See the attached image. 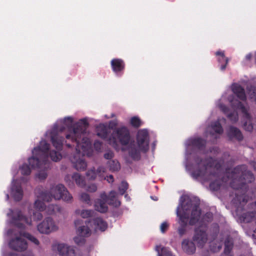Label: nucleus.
<instances>
[{
	"instance_id": "obj_1",
	"label": "nucleus",
	"mask_w": 256,
	"mask_h": 256,
	"mask_svg": "<svg viewBox=\"0 0 256 256\" xmlns=\"http://www.w3.org/2000/svg\"><path fill=\"white\" fill-rule=\"evenodd\" d=\"M109 143L116 149L118 142L122 151H127L129 156L134 161L141 158V152H146L149 148V134L147 130H141L138 132L136 142L131 140L129 130L125 126L116 128L109 138Z\"/></svg>"
},
{
	"instance_id": "obj_2",
	"label": "nucleus",
	"mask_w": 256,
	"mask_h": 256,
	"mask_svg": "<svg viewBox=\"0 0 256 256\" xmlns=\"http://www.w3.org/2000/svg\"><path fill=\"white\" fill-rule=\"evenodd\" d=\"M88 126L86 119H81L74 124L72 130L65 135L67 140L73 144H71L66 141V146L69 148L72 146H75L76 152L70 158V160L75 169L78 171H84L87 167L84 159V154L82 152H85L88 150L90 143L88 139L83 135L86 132Z\"/></svg>"
},
{
	"instance_id": "obj_3",
	"label": "nucleus",
	"mask_w": 256,
	"mask_h": 256,
	"mask_svg": "<svg viewBox=\"0 0 256 256\" xmlns=\"http://www.w3.org/2000/svg\"><path fill=\"white\" fill-rule=\"evenodd\" d=\"M194 161L198 168L192 172V176L194 179L201 178L205 182L216 179L210 184V188L212 191L218 190L222 185V182H226L230 179L228 177L230 170L226 169V176H223L220 180L221 165L219 163L216 164V160L212 158L202 159L196 157Z\"/></svg>"
},
{
	"instance_id": "obj_4",
	"label": "nucleus",
	"mask_w": 256,
	"mask_h": 256,
	"mask_svg": "<svg viewBox=\"0 0 256 256\" xmlns=\"http://www.w3.org/2000/svg\"><path fill=\"white\" fill-rule=\"evenodd\" d=\"M228 177L232 179L230 186L236 190L235 197L233 199L234 203L244 204L248 202V196L246 194L248 189V184L254 182L255 177L252 172L248 170L245 164L236 166L228 174Z\"/></svg>"
},
{
	"instance_id": "obj_5",
	"label": "nucleus",
	"mask_w": 256,
	"mask_h": 256,
	"mask_svg": "<svg viewBox=\"0 0 256 256\" xmlns=\"http://www.w3.org/2000/svg\"><path fill=\"white\" fill-rule=\"evenodd\" d=\"M49 150L50 144L42 140L38 146L34 148L32 156L28 160V164L32 168L44 170L38 174V177L40 180H44L48 176L46 171L50 165L48 160Z\"/></svg>"
},
{
	"instance_id": "obj_6",
	"label": "nucleus",
	"mask_w": 256,
	"mask_h": 256,
	"mask_svg": "<svg viewBox=\"0 0 256 256\" xmlns=\"http://www.w3.org/2000/svg\"><path fill=\"white\" fill-rule=\"evenodd\" d=\"M38 197L42 198L43 201L48 202L52 200V198L55 200L62 199L67 202H71L72 200V196L62 184L52 186L50 192H42Z\"/></svg>"
},
{
	"instance_id": "obj_7",
	"label": "nucleus",
	"mask_w": 256,
	"mask_h": 256,
	"mask_svg": "<svg viewBox=\"0 0 256 256\" xmlns=\"http://www.w3.org/2000/svg\"><path fill=\"white\" fill-rule=\"evenodd\" d=\"M65 129L64 126L58 128L57 126H54L50 133V139L53 146L56 149L57 151L51 150L49 155L52 160L58 162L62 158L60 152L62 150L64 138L60 135V133Z\"/></svg>"
},
{
	"instance_id": "obj_8",
	"label": "nucleus",
	"mask_w": 256,
	"mask_h": 256,
	"mask_svg": "<svg viewBox=\"0 0 256 256\" xmlns=\"http://www.w3.org/2000/svg\"><path fill=\"white\" fill-rule=\"evenodd\" d=\"M22 222H24L28 225H31L32 224L31 219L23 215L20 211H18L16 214H14L12 218V223L20 230V236L26 238L36 245H38L39 241L36 238L30 234L24 232L25 226L24 223Z\"/></svg>"
},
{
	"instance_id": "obj_9",
	"label": "nucleus",
	"mask_w": 256,
	"mask_h": 256,
	"mask_svg": "<svg viewBox=\"0 0 256 256\" xmlns=\"http://www.w3.org/2000/svg\"><path fill=\"white\" fill-rule=\"evenodd\" d=\"M178 208H180L181 214L185 212L188 216V212L190 211L191 208L192 209L189 220L190 225L194 226L199 220L201 215V210L200 209L198 203L193 204L192 200H188L186 203L182 202Z\"/></svg>"
},
{
	"instance_id": "obj_10",
	"label": "nucleus",
	"mask_w": 256,
	"mask_h": 256,
	"mask_svg": "<svg viewBox=\"0 0 256 256\" xmlns=\"http://www.w3.org/2000/svg\"><path fill=\"white\" fill-rule=\"evenodd\" d=\"M230 102L231 103L232 106L237 110H240L242 114L244 120L246 121L244 122V128L246 131L251 132L253 129V126L252 124L251 116L248 112L249 106H245L241 102L238 100H232L230 99Z\"/></svg>"
},
{
	"instance_id": "obj_11",
	"label": "nucleus",
	"mask_w": 256,
	"mask_h": 256,
	"mask_svg": "<svg viewBox=\"0 0 256 256\" xmlns=\"http://www.w3.org/2000/svg\"><path fill=\"white\" fill-rule=\"evenodd\" d=\"M207 228L206 224H202L194 230L193 240L197 244L198 247L202 248L207 242L208 235L206 232Z\"/></svg>"
},
{
	"instance_id": "obj_12",
	"label": "nucleus",
	"mask_w": 256,
	"mask_h": 256,
	"mask_svg": "<svg viewBox=\"0 0 256 256\" xmlns=\"http://www.w3.org/2000/svg\"><path fill=\"white\" fill-rule=\"evenodd\" d=\"M37 228L40 233L48 234L57 230L58 226L56 224L52 218L48 217L38 225Z\"/></svg>"
},
{
	"instance_id": "obj_13",
	"label": "nucleus",
	"mask_w": 256,
	"mask_h": 256,
	"mask_svg": "<svg viewBox=\"0 0 256 256\" xmlns=\"http://www.w3.org/2000/svg\"><path fill=\"white\" fill-rule=\"evenodd\" d=\"M14 234L16 236V238L10 240L9 242L10 248L19 252H22L26 250L28 246L27 242L22 238V236H20V230L18 234L14 233Z\"/></svg>"
},
{
	"instance_id": "obj_14",
	"label": "nucleus",
	"mask_w": 256,
	"mask_h": 256,
	"mask_svg": "<svg viewBox=\"0 0 256 256\" xmlns=\"http://www.w3.org/2000/svg\"><path fill=\"white\" fill-rule=\"evenodd\" d=\"M64 180L70 187L74 186V182L80 187L84 188L86 186V182L84 177L80 174L75 172L72 176L66 175L64 178Z\"/></svg>"
},
{
	"instance_id": "obj_15",
	"label": "nucleus",
	"mask_w": 256,
	"mask_h": 256,
	"mask_svg": "<svg viewBox=\"0 0 256 256\" xmlns=\"http://www.w3.org/2000/svg\"><path fill=\"white\" fill-rule=\"evenodd\" d=\"M234 204L237 206L236 208V213L239 216V219L241 222H244L248 223L252 222L254 220H256V214L251 210V211L247 212H244L242 214H239V212L240 210L242 209V208L246 204V203L244 204H240V203L237 202V204L234 203L233 201Z\"/></svg>"
},
{
	"instance_id": "obj_16",
	"label": "nucleus",
	"mask_w": 256,
	"mask_h": 256,
	"mask_svg": "<svg viewBox=\"0 0 256 256\" xmlns=\"http://www.w3.org/2000/svg\"><path fill=\"white\" fill-rule=\"evenodd\" d=\"M100 198L96 200L94 204L95 210L101 213H105L108 210V196L105 192L101 194Z\"/></svg>"
},
{
	"instance_id": "obj_17",
	"label": "nucleus",
	"mask_w": 256,
	"mask_h": 256,
	"mask_svg": "<svg viewBox=\"0 0 256 256\" xmlns=\"http://www.w3.org/2000/svg\"><path fill=\"white\" fill-rule=\"evenodd\" d=\"M176 214L177 216L179 217L181 224V226L178 228V232L179 235L182 236L186 232V227L187 225L188 220L189 219V216L186 214L185 212L181 214L179 208H177Z\"/></svg>"
},
{
	"instance_id": "obj_18",
	"label": "nucleus",
	"mask_w": 256,
	"mask_h": 256,
	"mask_svg": "<svg viewBox=\"0 0 256 256\" xmlns=\"http://www.w3.org/2000/svg\"><path fill=\"white\" fill-rule=\"evenodd\" d=\"M112 71L118 76H121L125 68L124 61L120 58H114L110 62Z\"/></svg>"
},
{
	"instance_id": "obj_19",
	"label": "nucleus",
	"mask_w": 256,
	"mask_h": 256,
	"mask_svg": "<svg viewBox=\"0 0 256 256\" xmlns=\"http://www.w3.org/2000/svg\"><path fill=\"white\" fill-rule=\"evenodd\" d=\"M206 140L201 138H194L188 139L187 141V145L194 149L202 150L206 146Z\"/></svg>"
},
{
	"instance_id": "obj_20",
	"label": "nucleus",
	"mask_w": 256,
	"mask_h": 256,
	"mask_svg": "<svg viewBox=\"0 0 256 256\" xmlns=\"http://www.w3.org/2000/svg\"><path fill=\"white\" fill-rule=\"evenodd\" d=\"M57 250L62 256H74L75 252L74 248L64 244H58Z\"/></svg>"
},
{
	"instance_id": "obj_21",
	"label": "nucleus",
	"mask_w": 256,
	"mask_h": 256,
	"mask_svg": "<svg viewBox=\"0 0 256 256\" xmlns=\"http://www.w3.org/2000/svg\"><path fill=\"white\" fill-rule=\"evenodd\" d=\"M232 90L239 100L242 101L246 100L244 89L240 84H233L232 86Z\"/></svg>"
},
{
	"instance_id": "obj_22",
	"label": "nucleus",
	"mask_w": 256,
	"mask_h": 256,
	"mask_svg": "<svg viewBox=\"0 0 256 256\" xmlns=\"http://www.w3.org/2000/svg\"><path fill=\"white\" fill-rule=\"evenodd\" d=\"M228 136L230 139L235 138L238 141L243 139V136L240 130L236 127L230 126L229 127Z\"/></svg>"
},
{
	"instance_id": "obj_23",
	"label": "nucleus",
	"mask_w": 256,
	"mask_h": 256,
	"mask_svg": "<svg viewBox=\"0 0 256 256\" xmlns=\"http://www.w3.org/2000/svg\"><path fill=\"white\" fill-rule=\"evenodd\" d=\"M183 250L188 254H192L196 252L194 244L188 240H184L182 244Z\"/></svg>"
},
{
	"instance_id": "obj_24",
	"label": "nucleus",
	"mask_w": 256,
	"mask_h": 256,
	"mask_svg": "<svg viewBox=\"0 0 256 256\" xmlns=\"http://www.w3.org/2000/svg\"><path fill=\"white\" fill-rule=\"evenodd\" d=\"M12 194L16 201H20L23 196V190L20 184H14L12 188Z\"/></svg>"
},
{
	"instance_id": "obj_25",
	"label": "nucleus",
	"mask_w": 256,
	"mask_h": 256,
	"mask_svg": "<svg viewBox=\"0 0 256 256\" xmlns=\"http://www.w3.org/2000/svg\"><path fill=\"white\" fill-rule=\"evenodd\" d=\"M97 135L104 140H106L108 138L110 132L109 128L104 124H100L96 127Z\"/></svg>"
},
{
	"instance_id": "obj_26",
	"label": "nucleus",
	"mask_w": 256,
	"mask_h": 256,
	"mask_svg": "<svg viewBox=\"0 0 256 256\" xmlns=\"http://www.w3.org/2000/svg\"><path fill=\"white\" fill-rule=\"evenodd\" d=\"M216 55L220 56L218 58V61L219 63L220 64V68L222 70H224L228 62V58L225 56L224 52L222 51L216 52Z\"/></svg>"
},
{
	"instance_id": "obj_27",
	"label": "nucleus",
	"mask_w": 256,
	"mask_h": 256,
	"mask_svg": "<svg viewBox=\"0 0 256 256\" xmlns=\"http://www.w3.org/2000/svg\"><path fill=\"white\" fill-rule=\"evenodd\" d=\"M116 192L114 191H111L109 194L108 199V204L114 207H118L120 205V202L116 198Z\"/></svg>"
},
{
	"instance_id": "obj_28",
	"label": "nucleus",
	"mask_w": 256,
	"mask_h": 256,
	"mask_svg": "<svg viewBox=\"0 0 256 256\" xmlns=\"http://www.w3.org/2000/svg\"><path fill=\"white\" fill-rule=\"evenodd\" d=\"M93 222L96 226V228H98L101 231H104L108 226L107 224L102 218H96L93 220Z\"/></svg>"
},
{
	"instance_id": "obj_29",
	"label": "nucleus",
	"mask_w": 256,
	"mask_h": 256,
	"mask_svg": "<svg viewBox=\"0 0 256 256\" xmlns=\"http://www.w3.org/2000/svg\"><path fill=\"white\" fill-rule=\"evenodd\" d=\"M77 234L84 238L88 237L91 234V230L88 226H80L77 230Z\"/></svg>"
},
{
	"instance_id": "obj_30",
	"label": "nucleus",
	"mask_w": 256,
	"mask_h": 256,
	"mask_svg": "<svg viewBox=\"0 0 256 256\" xmlns=\"http://www.w3.org/2000/svg\"><path fill=\"white\" fill-rule=\"evenodd\" d=\"M233 248V242L232 240L227 238L224 242V254L222 256H232L230 254V252Z\"/></svg>"
},
{
	"instance_id": "obj_31",
	"label": "nucleus",
	"mask_w": 256,
	"mask_h": 256,
	"mask_svg": "<svg viewBox=\"0 0 256 256\" xmlns=\"http://www.w3.org/2000/svg\"><path fill=\"white\" fill-rule=\"evenodd\" d=\"M94 212L93 210H76V214L80 215L84 218H88L93 216Z\"/></svg>"
},
{
	"instance_id": "obj_32",
	"label": "nucleus",
	"mask_w": 256,
	"mask_h": 256,
	"mask_svg": "<svg viewBox=\"0 0 256 256\" xmlns=\"http://www.w3.org/2000/svg\"><path fill=\"white\" fill-rule=\"evenodd\" d=\"M45 210L48 214H53L56 212H60V208L57 204H50L46 207Z\"/></svg>"
},
{
	"instance_id": "obj_33",
	"label": "nucleus",
	"mask_w": 256,
	"mask_h": 256,
	"mask_svg": "<svg viewBox=\"0 0 256 256\" xmlns=\"http://www.w3.org/2000/svg\"><path fill=\"white\" fill-rule=\"evenodd\" d=\"M211 128L216 133L218 134H222L224 132L222 127L218 120L212 122Z\"/></svg>"
},
{
	"instance_id": "obj_34",
	"label": "nucleus",
	"mask_w": 256,
	"mask_h": 256,
	"mask_svg": "<svg viewBox=\"0 0 256 256\" xmlns=\"http://www.w3.org/2000/svg\"><path fill=\"white\" fill-rule=\"evenodd\" d=\"M108 164L110 170L112 172L118 171L120 168V164L116 160H109Z\"/></svg>"
},
{
	"instance_id": "obj_35",
	"label": "nucleus",
	"mask_w": 256,
	"mask_h": 256,
	"mask_svg": "<svg viewBox=\"0 0 256 256\" xmlns=\"http://www.w3.org/2000/svg\"><path fill=\"white\" fill-rule=\"evenodd\" d=\"M160 246H156V250L158 253V256H172L171 252H170L166 248H161V250L160 252Z\"/></svg>"
},
{
	"instance_id": "obj_36",
	"label": "nucleus",
	"mask_w": 256,
	"mask_h": 256,
	"mask_svg": "<svg viewBox=\"0 0 256 256\" xmlns=\"http://www.w3.org/2000/svg\"><path fill=\"white\" fill-rule=\"evenodd\" d=\"M130 124L132 127L138 128L140 126L142 122L138 117L133 116L130 118Z\"/></svg>"
},
{
	"instance_id": "obj_37",
	"label": "nucleus",
	"mask_w": 256,
	"mask_h": 256,
	"mask_svg": "<svg viewBox=\"0 0 256 256\" xmlns=\"http://www.w3.org/2000/svg\"><path fill=\"white\" fill-rule=\"evenodd\" d=\"M34 208L40 212L44 211L46 208V206L43 201L37 200L34 204Z\"/></svg>"
},
{
	"instance_id": "obj_38",
	"label": "nucleus",
	"mask_w": 256,
	"mask_h": 256,
	"mask_svg": "<svg viewBox=\"0 0 256 256\" xmlns=\"http://www.w3.org/2000/svg\"><path fill=\"white\" fill-rule=\"evenodd\" d=\"M80 200L89 206L92 205L90 196L89 194L86 193L82 192L81 194L80 195Z\"/></svg>"
},
{
	"instance_id": "obj_39",
	"label": "nucleus",
	"mask_w": 256,
	"mask_h": 256,
	"mask_svg": "<svg viewBox=\"0 0 256 256\" xmlns=\"http://www.w3.org/2000/svg\"><path fill=\"white\" fill-rule=\"evenodd\" d=\"M21 174L22 175L28 176L31 173V169L26 164H24L20 168Z\"/></svg>"
},
{
	"instance_id": "obj_40",
	"label": "nucleus",
	"mask_w": 256,
	"mask_h": 256,
	"mask_svg": "<svg viewBox=\"0 0 256 256\" xmlns=\"http://www.w3.org/2000/svg\"><path fill=\"white\" fill-rule=\"evenodd\" d=\"M248 94L251 100H256V87L250 86L248 88Z\"/></svg>"
},
{
	"instance_id": "obj_41",
	"label": "nucleus",
	"mask_w": 256,
	"mask_h": 256,
	"mask_svg": "<svg viewBox=\"0 0 256 256\" xmlns=\"http://www.w3.org/2000/svg\"><path fill=\"white\" fill-rule=\"evenodd\" d=\"M228 118L233 123L236 122L238 120V114L235 112H230L226 115Z\"/></svg>"
},
{
	"instance_id": "obj_42",
	"label": "nucleus",
	"mask_w": 256,
	"mask_h": 256,
	"mask_svg": "<svg viewBox=\"0 0 256 256\" xmlns=\"http://www.w3.org/2000/svg\"><path fill=\"white\" fill-rule=\"evenodd\" d=\"M219 226L218 224H213L210 228V231L212 233V236L214 238H216L219 232Z\"/></svg>"
},
{
	"instance_id": "obj_43",
	"label": "nucleus",
	"mask_w": 256,
	"mask_h": 256,
	"mask_svg": "<svg viewBox=\"0 0 256 256\" xmlns=\"http://www.w3.org/2000/svg\"><path fill=\"white\" fill-rule=\"evenodd\" d=\"M128 187V184L126 182L122 181L119 187L118 190L120 194L123 195L125 194Z\"/></svg>"
},
{
	"instance_id": "obj_44",
	"label": "nucleus",
	"mask_w": 256,
	"mask_h": 256,
	"mask_svg": "<svg viewBox=\"0 0 256 256\" xmlns=\"http://www.w3.org/2000/svg\"><path fill=\"white\" fill-rule=\"evenodd\" d=\"M74 242L78 246H82L86 242L85 238H84L80 235L75 236L74 238Z\"/></svg>"
},
{
	"instance_id": "obj_45",
	"label": "nucleus",
	"mask_w": 256,
	"mask_h": 256,
	"mask_svg": "<svg viewBox=\"0 0 256 256\" xmlns=\"http://www.w3.org/2000/svg\"><path fill=\"white\" fill-rule=\"evenodd\" d=\"M86 176L90 180H94L96 177V173L94 168L88 170L86 173Z\"/></svg>"
},
{
	"instance_id": "obj_46",
	"label": "nucleus",
	"mask_w": 256,
	"mask_h": 256,
	"mask_svg": "<svg viewBox=\"0 0 256 256\" xmlns=\"http://www.w3.org/2000/svg\"><path fill=\"white\" fill-rule=\"evenodd\" d=\"M73 119L70 116L64 118L62 120V122L66 126H69L72 124Z\"/></svg>"
},
{
	"instance_id": "obj_47",
	"label": "nucleus",
	"mask_w": 256,
	"mask_h": 256,
	"mask_svg": "<svg viewBox=\"0 0 256 256\" xmlns=\"http://www.w3.org/2000/svg\"><path fill=\"white\" fill-rule=\"evenodd\" d=\"M168 224L167 222H163L160 226V230L162 232L164 233L168 230Z\"/></svg>"
},
{
	"instance_id": "obj_48",
	"label": "nucleus",
	"mask_w": 256,
	"mask_h": 256,
	"mask_svg": "<svg viewBox=\"0 0 256 256\" xmlns=\"http://www.w3.org/2000/svg\"><path fill=\"white\" fill-rule=\"evenodd\" d=\"M96 172V176H98L100 177H102V174L105 172V168L103 166H99Z\"/></svg>"
},
{
	"instance_id": "obj_49",
	"label": "nucleus",
	"mask_w": 256,
	"mask_h": 256,
	"mask_svg": "<svg viewBox=\"0 0 256 256\" xmlns=\"http://www.w3.org/2000/svg\"><path fill=\"white\" fill-rule=\"evenodd\" d=\"M104 156L106 159L112 160L111 159L114 156V154L112 151H108L104 154Z\"/></svg>"
},
{
	"instance_id": "obj_50",
	"label": "nucleus",
	"mask_w": 256,
	"mask_h": 256,
	"mask_svg": "<svg viewBox=\"0 0 256 256\" xmlns=\"http://www.w3.org/2000/svg\"><path fill=\"white\" fill-rule=\"evenodd\" d=\"M86 190L91 192H95L97 190V186L95 184H91L87 186Z\"/></svg>"
},
{
	"instance_id": "obj_51",
	"label": "nucleus",
	"mask_w": 256,
	"mask_h": 256,
	"mask_svg": "<svg viewBox=\"0 0 256 256\" xmlns=\"http://www.w3.org/2000/svg\"><path fill=\"white\" fill-rule=\"evenodd\" d=\"M42 215L40 212L34 213V218L37 220H40L42 218Z\"/></svg>"
},
{
	"instance_id": "obj_52",
	"label": "nucleus",
	"mask_w": 256,
	"mask_h": 256,
	"mask_svg": "<svg viewBox=\"0 0 256 256\" xmlns=\"http://www.w3.org/2000/svg\"><path fill=\"white\" fill-rule=\"evenodd\" d=\"M248 207L256 214V201L250 204Z\"/></svg>"
},
{
	"instance_id": "obj_53",
	"label": "nucleus",
	"mask_w": 256,
	"mask_h": 256,
	"mask_svg": "<svg viewBox=\"0 0 256 256\" xmlns=\"http://www.w3.org/2000/svg\"><path fill=\"white\" fill-rule=\"evenodd\" d=\"M220 108L224 112V114H226V115H227L228 114H229L230 112L228 108L225 105H221Z\"/></svg>"
},
{
	"instance_id": "obj_54",
	"label": "nucleus",
	"mask_w": 256,
	"mask_h": 256,
	"mask_svg": "<svg viewBox=\"0 0 256 256\" xmlns=\"http://www.w3.org/2000/svg\"><path fill=\"white\" fill-rule=\"evenodd\" d=\"M94 146L96 150L100 149L102 143L98 140H96L94 142Z\"/></svg>"
},
{
	"instance_id": "obj_55",
	"label": "nucleus",
	"mask_w": 256,
	"mask_h": 256,
	"mask_svg": "<svg viewBox=\"0 0 256 256\" xmlns=\"http://www.w3.org/2000/svg\"><path fill=\"white\" fill-rule=\"evenodd\" d=\"M250 165L253 168L256 170V162L255 161H250Z\"/></svg>"
},
{
	"instance_id": "obj_56",
	"label": "nucleus",
	"mask_w": 256,
	"mask_h": 256,
	"mask_svg": "<svg viewBox=\"0 0 256 256\" xmlns=\"http://www.w3.org/2000/svg\"><path fill=\"white\" fill-rule=\"evenodd\" d=\"M22 256H34V254L31 251H28L24 254Z\"/></svg>"
},
{
	"instance_id": "obj_57",
	"label": "nucleus",
	"mask_w": 256,
	"mask_h": 256,
	"mask_svg": "<svg viewBox=\"0 0 256 256\" xmlns=\"http://www.w3.org/2000/svg\"><path fill=\"white\" fill-rule=\"evenodd\" d=\"M204 217L210 219V220L212 218V214L210 213H206Z\"/></svg>"
},
{
	"instance_id": "obj_58",
	"label": "nucleus",
	"mask_w": 256,
	"mask_h": 256,
	"mask_svg": "<svg viewBox=\"0 0 256 256\" xmlns=\"http://www.w3.org/2000/svg\"><path fill=\"white\" fill-rule=\"evenodd\" d=\"M108 182H112L114 181V178L112 175H110L108 176Z\"/></svg>"
},
{
	"instance_id": "obj_59",
	"label": "nucleus",
	"mask_w": 256,
	"mask_h": 256,
	"mask_svg": "<svg viewBox=\"0 0 256 256\" xmlns=\"http://www.w3.org/2000/svg\"><path fill=\"white\" fill-rule=\"evenodd\" d=\"M80 220H75L74 222V224L76 226L77 225H78L79 224V222H80Z\"/></svg>"
},
{
	"instance_id": "obj_60",
	"label": "nucleus",
	"mask_w": 256,
	"mask_h": 256,
	"mask_svg": "<svg viewBox=\"0 0 256 256\" xmlns=\"http://www.w3.org/2000/svg\"><path fill=\"white\" fill-rule=\"evenodd\" d=\"M14 230H8V234H12V233H13V232H14Z\"/></svg>"
},
{
	"instance_id": "obj_61",
	"label": "nucleus",
	"mask_w": 256,
	"mask_h": 256,
	"mask_svg": "<svg viewBox=\"0 0 256 256\" xmlns=\"http://www.w3.org/2000/svg\"><path fill=\"white\" fill-rule=\"evenodd\" d=\"M251 58V55L250 54H248V55H247L246 56V58L248 60H250Z\"/></svg>"
},
{
	"instance_id": "obj_62",
	"label": "nucleus",
	"mask_w": 256,
	"mask_h": 256,
	"mask_svg": "<svg viewBox=\"0 0 256 256\" xmlns=\"http://www.w3.org/2000/svg\"><path fill=\"white\" fill-rule=\"evenodd\" d=\"M90 222V221L86 222V224H87V222L88 224Z\"/></svg>"
},
{
	"instance_id": "obj_63",
	"label": "nucleus",
	"mask_w": 256,
	"mask_h": 256,
	"mask_svg": "<svg viewBox=\"0 0 256 256\" xmlns=\"http://www.w3.org/2000/svg\"><path fill=\"white\" fill-rule=\"evenodd\" d=\"M7 198H8V194H7Z\"/></svg>"
}]
</instances>
